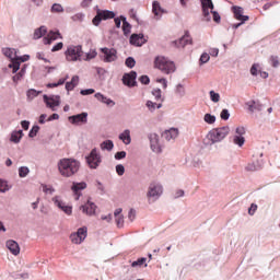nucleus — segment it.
Masks as SVG:
<instances>
[{
	"instance_id": "21",
	"label": "nucleus",
	"mask_w": 280,
	"mask_h": 280,
	"mask_svg": "<svg viewBox=\"0 0 280 280\" xmlns=\"http://www.w3.org/2000/svg\"><path fill=\"white\" fill-rule=\"evenodd\" d=\"M163 139H165L166 141H172V139H176V137H178V129L176 128H171L168 130H165L162 133Z\"/></svg>"
},
{
	"instance_id": "13",
	"label": "nucleus",
	"mask_w": 280,
	"mask_h": 280,
	"mask_svg": "<svg viewBox=\"0 0 280 280\" xmlns=\"http://www.w3.org/2000/svg\"><path fill=\"white\" fill-rule=\"evenodd\" d=\"M149 140L151 143V150L156 153L161 152V144L159 143V135L150 133Z\"/></svg>"
},
{
	"instance_id": "58",
	"label": "nucleus",
	"mask_w": 280,
	"mask_h": 280,
	"mask_svg": "<svg viewBox=\"0 0 280 280\" xmlns=\"http://www.w3.org/2000/svg\"><path fill=\"white\" fill-rule=\"evenodd\" d=\"M116 161H121V159H126V151H119L115 154Z\"/></svg>"
},
{
	"instance_id": "42",
	"label": "nucleus",
	"mask_w": 280,
	"mask_h": 280,
	"mask_svg": "<svg viewBox=\"0 0 280 280\" xmlns=\"http://www.w3.org/2000/svg\"><path fill=\"white\" fill-rule=\"evenodd\" d=\"M145 261H148L147 258H138L137 260H135V261L131 264V267H132V268H137V266H143V264H145Z\"/></svg>"
},
{
	"instance_id": "26",
	"label": "nucleus",
	"mask_w": 280,
	"mask_h": 280,
	"mask_svg": "<svg viewBox=\"0 0 280 280\" xmlns=\"http://www.w3.org/2000/svg\"><path fill=\"white\" fill-rule=\"evenodd\" d=\"M120 141H122L126 145H130L132 141L130 138V130L126 129L122 133L119 135Z\"/></svg>"
},
{
	"instance_id": "16",
	"label": "nucleus",
	"mask_w": 280,
	"mask_h": 280,
	"mask_svg": "<svg viewBox=\"0 0 280 280\" xmlns=\"http://www.w3.org/2000/svg\"><path fill=\"white\" fill-rule=\"evenodd\" d=\"M232 10L234 13V18L237 21H242V23L248 21V15H244V9L242 7H233Z\"/></svg>"
},
{
	"instance_id": "1",
	"label": "nucleus",
	"mask_w": 280,
	"mask_h": 280,
	"mask_svg": "<svg viewBox=\"0 0 280 280\" xmlns=\"http://www.w3.org/2000/svg\"><path fill=\"white\" fill-rule=\"evenodd\" d=\"M58 172L63 178H71L75 176L77 172H80V162L75 159H61L58 164Z\"/></svg>"
},
{
	"instance_id": "60",
	"label": "nucleus",
	"mask_w": 280,
	"mask_h": 280,
	"mask_svg": "<svg viewBox=\"0 0 280 280\" xmlns=\"http://www.w3.org/2000/svg\"><path fill=\"white\" fill-rule=\"evenodd\" d=\"M62 47H65V44L62 42H59L58 44H56L52 48L51 51L56 52V51H60V49H62Z\"/></svg>"
},
{
	"instance_id": "30",
	"label": "nucleus",
	"mask_w": 280,
	"mask_h": 280,
	"mask_svg": "<svg viewBox=\"0 0 280 280\" xmlns=\"http://www.w3.org/2000/svg\"><path fill=\"white\" fill-rule=\"evenodd\" d=\"M163 103H154L152 101H148L147 102V107L149 108V110L151 113H154V110H156V108H162Z\"/></svg>"
},
{
	"instance_id": "35",
	"label": "nucleus",
	"mask_w": 280,
	"mask_h": 280,
	"mask_svg": "<svg viewBox=\"0 0 280 280\" xmlns=\"http://www.w3.org/2000/svg\"><path fill=\"white\" fill-rule=\"evenodd\" d=\"M50 12H52V14L61 13V12H65V8H62V4L55 3L52 4Z\"/></svg>"
},
{
	"instance_id": "27",
	"label": "nucleus",
	"mask_w": 280,
	"mask_h": 280,
	"mask_svg": "<svg viewBox=\"0 0 280 280\" xmlns=\"http://www.w3.org/2000/svg\"><path fill=\"white\" fill-rule=\"evenodd\" d=\"M47 34V27L40 26L39 28L35 30L33 38L34 40H38V38H43Z\"/></svg>"
},
{
	"instance_id": "34",
	"label": "nucleus",
	"mask_w": 280,
	"mask_h": 280,
	"mask_svg": "<svg viewBox=\"0 0 280 280\" xmlns=\"http://www.w3.org/2000/svg\"><path fill=\"white\" fill-rule=\"evenodd\" d=\"M246 170H247V172H257V170H261V164H259V162L249 163L246 166Z\"/></svg>"
},
{
	"instance_id": "48",
	"label": "nucleus",
	"mask_w": 280,
	"mask_h": 280,
	"mask_svg": "<svg viewBox=\"0 0 280 280\" xmlns=\"http://www.w3.org/2000/svg\"><path fill=\"white\" fill-rule=\"evenodd\" d=\"M235 133V137H244V135H246V129L244 127H237Z\"/></svg>"
},
{
	"instance_id": "40",
	"label": "nucleus",
	"mask_w": 280,
	"mask_h": 280,
	"mask_svg": "<svg viewBox=\"0 0 280 280\" xmlns=\"http://www.w3.org/2000/svg\"><path fill=\"white\" fill-rule=\"evenodd\" d=\"M125 65L126 67H128V69H132L137 65V61L135 60V58L128 57L125 61Z\"/></svg>"
},
{
	"instance_id": "51",
	"label": "nucleus",
	"mask_w": 280,
	"mask_h": 280,
	"mask_svg": "<svg viewBox=\"0 0 280 280\" xmlns=\"http://www.w3.org/2000/svg\"><path fill=\"white\" fill-rule=\"evenodd\" d=\"M61 211H63V213H66V215H71V213H73V208L71 206H65L61 208Z\"/></svg>"
},
{
	"instance_id": "24",
	"label": "nucleus",
	"mask_w": 280,
	"mask_h": 280,
	"mask_svg": "<svg viewBox=\"0 0 280 280\" xmlns=\"http://www.w3.org/2000/svg\"><path fill=\"white\" fill-rule=\"evenodd\" d=\"M96 100L98 102H102L103 104H106L107 106H115V102L106 96H104L102 93L95 94Z\"/></svg>"
},
{
	"instance_id": "6",
	"label": "nucleus",
	"mask_w": 280,
	"mask_h": 280,
	"mask_svg": "<svg viewBox=\"0 0 280 280\" xmlns=\"http://www.w3.org/2000/svg\"><path fill=\"white\" fill-rule=\"evenodd\" d=\"M86 163L91 170H97L102 163V155L97 152V149H93L89 156H86Z\"/></svg>"
},
{
	"instance_id": "61",
	"label": "nucleus",
	"mask_w": 280,
	"mask_h": 280,
	"mask_svg": "<svg viewBox=\"0 0 280 280\" xmlns=\"http://www.w3.org/2000/svg\"><path fill=\"white\" fill-rule=\"evenodd\" d=\"M256 211H257V203H252L249 209H248L249 215H255Z\"/></svg>"
},
{
	"instance_id": "53",
	"label": "nucleus",
	"mask_w": 280,
	"mask_h": 280,
	"mask_svg": "<svg viewBox=\"0 0 280 280\" xmlns=\"http://www.w3.org/2000/svg\"><path fill=\"white\" fill-rule=\"evenodd\" d=\"M250 73H252V75H257L259 73V65L258 63H254L252 66Z\"/></svg>"
},
{
	"instance_id": "7",
	"label": "nucleus",
	"mask_w": 280,
	"mask_h": 280,
	"mask_svg": "<svg viewBox=\"0 0 280 280\" xmlns=\"http://www.w3.org/2000/svg\"><path fill=\"white\" fill-rule=\"evenodd\" d=\"M162 194H163V186H161V184H156V183L150 184L149 190L147 192L148 198H152L153 200H159Z\"/></svg>"
},
{
	"instance_id": "4",
	"label": "nucleus",
	"mask_w": 280,
	"mask_h": 280,
	"mask_svg": "<svg viewBox=\"0 0 280 280\" xmlns=\"http://www.w3.org/2000/svg\"><path fill=\"white\" fill-rule=\"evenodd\" d=\"M82 46H69L65 52L68 62H78L82 60Z\"/></svg>"
},
{
	"instance_id": "29",
	"label": "nucleus",
	"mask_w": 280,
	"mask_h": 280,
	"mask_svg": "<svg viewBox=\"0 0 280 280\" xmlns=\"http://www.w3.org/2000/svg\"><path fill=\"white\" fill-rule=\"evenodd\" d=\"M21 139H23V130H19V131H13L11 133V141L13 143H20Z\"/></svg>"
},
{
	"instance_id": "43",
	"label": "nucleus",
	"mask_w": 280,
	"mask_h": 280,
	"mask_svg": "<svg viewBox=\"0 0 280 280\" xmlns=\"http://www.w3.org/2000/svg\"><path fill=\"white\" fill-rule=\"evenodd\" d=\"M202 8L213 10V1L211 0H201Z\"/></svg>"
},
{
	"instance_id": "20",
	"label": "nucleus",
	"mask_w": 280,
	"mask_h": 280,
	"mask_svg": "<svg viewBox=\"0 0 280 280\" xmlns=\"http://www.w3.org/2000/svg\"><path fill=\"white\" fill-rule=\"evenodd\" d=\"M130 43L131 45H136V47H141V45H145V37L142 34H132Z\"/></svg>"
},
{
	"instance_id": "55",
	"label": "nucleus",
	"mask_w": 280,
	"mask_h": 280,
	"mask_svg": "<svg viewBox=\"0 0 280 280\" xmlns=\"http://www.w3.org/2000/svg\"><path fill=\"white\" fill-rule=\"evenodd\" d=\"M229 117H231V114L229 113V109H222V112H221V119L226 121V120H229Z\"/></svg>"
},
{
	"instance_id": "22",
	"label": "nucleus",
	"mask_w": 280,
	"mask_h": 280,
	"mask_svg": "<svg viewBox=\"0 0 280 280\" xmlns=\"http://www.w3.org/2000/svg\"><path fill=\"white\" fill-rule=\"evenodd\" d=\"M175 45L177 47H185L186 45H191V36L189 35V32H186L182 38L175 42Z\"/></svg>"
},
{
	"instance_id": "62",
	"label": "nucleus",
	"mask_w": 280,
	"mask_h": 280,
	"mask_svg": "<svg viewBox=\"0 0 280 280\" xmlns=\"http://www.w3.org/2000/svg\"><path fill=\"white\" fill-rule=\"evenodd\" d=\"M128 218L130 220V222L135 221V218H137V212L135 211V209H131L128 213Z\"/></svg>"
},
{
	"instance_id": "38",
	"label": "nucleus",
	"mask_w": 280,
	"mask_h": 280,
	"mask_svg": "<svg viewBox=\"0 0 280 280\" xmlns=\"http://www.w3.org/2000/svg\"><path fill=\"white\" fill-rule=\"evenodd\" d=\"M26 95L28 100H34L35 97H38V95H40V92L32 89L27 91Z\"/></svg>"
},
{
	"instance_id": "41",
	"label": "nucleus",
	"mask_w": 280,
	"mask_h": 280,
	"mask_svg": "<svg viewBox=\"0 0 280 280\" xmlns=\"http://www.w3.org/2000/svg\"><path fill=\"white\" fill-rule=\"evenodd\" d=\"M203 121H206V124H215V116L211 114H206L203 117Z\"/></svg>"
},
{
	"instance_id": "50",
	"label": "nucleus",
	"mask_w": 280,
	"mask_h": 280,
	"mask_svg": "<svg viewBox=\"0 0 280 280\" xmlns=\"http://www.w3.org/2000/svg\"><path fill=\"white\" fill-rule=\"evenodd\" d=\"M115 220H116L117 228L121 229V226H124V215L121 214V215L115 217Z\"/></svg>"
},
{
	"instance_id": "10",
	"label": "nucleus",
	"mask_w": 280,
	"mask_h": 280,
	"mask_svg": "<svg viewBox=\"0 0 280 280\" xmlns=\"http://www.w3.org/2000/svg\"><path fill=\"white\" fill-rule=\"evenodd\" d=\"M104 56V62H115L117 60V50L114 48H101Z\"/></svg>"
},
{
	"instance_id": "57",
	"label": "nucleus",
	"mask_w": 280,
	"mask_h": 280,
	"mask_svg": "<svg viewBox=\"0 0 280 280\" xmlns=\"http://www.w3.org/2000/svg\"><path fill=\"white\" fill-rule=\"evenodd\" d=\"M8 189H10L8 187V183L0 179V192L4 194V191H8Z\"/></svg>"
},
{
	"instance_id": "36",
	"label": "nucleus",
	"mask_w": 280,
	"mask_h": 280,
	"mask_svg": "<svg viewBox=\"0 0 280 280\" xmlns=\"http://www.w3.org/2000/svg\"><path fill=\"white\" fill-rule=\"evenodd\" d=\"M234 143L242 148V145L246 143V139L244 138V136H234Z\"/></svg>"
},
{
	"instance_id": "59",
	"label": "nucleus",
	"mask_w": 280,
	"mask_h": 280,
	"mask_svg": "<svg viewBox=\"0 0 280 280\" xmlns=\"http://www.w3.org/2000/svg\"><path fill=\"white\" fill-rule=\"evenodd\" d=\"M210 58L211 57L209 56V54H207V52L202 54L201 57H200V63L201 65L207 63V61L210 60Z\"/></svg>"
},
{
	"instance_id": "11",
	"label": "nucleus",
	"mask_w": 280,
	"mask_h": 280,
	"mask_svg": "<svg viewBox=\"0 0 280 280\" xmlns=\"http://www.w3.org/2000/svg\"><path fill=\"white\" fill-rule=\"evenodd\" d=\"M68 119H69L70 124H73L74 126H80V125L86 124V121H89V114L81 113L79 115L70 116Z\"/></svg>"
},
{
	"instance_id": "15",
	"label": "nucleus",
	"mask_w": 280,
	"mask_h": 280,
	"mask_svg": "<svg viewBox=\"0 0 280 280\" xmlns=\"http://www.w3.org/2000/svg\"><path fill=\"white\" fill-rule=\"evenodd\" d=\"M71 189L75 196L74 199L80 200V196H82V194H80V191H82V189H86V183H84V182L73 183Z\"/></svg>"
},
{
	"instance_id": "14",
	"label": "nucleus",
	"mask_w": 280,
	"mask_h": 280,
	"mask_svg": "<svg viewBox=\"0 0 280 280\" xmlns=\"http://www.w3.org/2000/svg\"><path fill=\"white\" fill-rule=\"evenodd\" d=\"M80 209L82 210V213H85V215H95L97 206L92 201H88L85 205L81 206Z\"/></svg>"
},
{
	"instance_id": "23",
	"label": "nucleus",
	"mask_w": 280,
	"mask_h": 280,
	"mask_svg": "<svg viewBox=\"0 0 280 280\" xmlns=\"http://www.w3.org/2000/svg\"><path fill=\"white\" fill-rule=\"evenodd\" d=\"M80 84V77L73 75L70 82L66 83V91H73Z\"/></svg>"
},
{
	"instance_id": "47",
	"label": "nucleus",
	"mask_w": 280,
	"mask_h": 280,
	"mask_svg": "<svg viewBox=\"0 0 280 280\" xmlns=\"http://www.w3.org/2000/svg\"><path fill=\"white\" fill-rule=\"evenodd\" d=\"M116 173L118 174V176H124V174L126 173V168L124 167V165H116Z\"/></svg>"
},
{
	"instance_id": "32",
	"label": "nucleus",
	"mask_w": 280,
	"mask_h": 280,
	"mask_svg": "<svg viewBox=\"0 0 280 280\" xmlns=\"http://www.w3.org/2000/svg\"><path fill=\"white\" fill-rule=\"evenodd\" d=\"M12 62L9 65L10 69H13V73H16L21 69V61L15 59H11Z\"/></svg>"
},
{
	"instance_id": "52",
	"label": "nucleus",
	"mask_w": 280,
	"mask_h": 280,
	"mask_svg": "<svg viewBox=\"0 0 280 280\" xmlns=\"http://www.w3.org/2000/svg\"><path fill=\"white\" fill-rule=\"evenodd\" d=\"M152 95L155 96V100H160V102L162 103L163 102V98L161 97V89H155L152 91Z\"/></svg>"
},
{
	"instance_id": "28",
	"label": "nucleus",
	"mask_w": 280,
	"mask_h": 280,
	"mask_svg": "<svg viewBox=\"0 0 280 280\" xmlns=\"http://www.w3.org/2000/svg\"><path fill=\"white\" fill-rule=\"evenodd\" d=\"M121 21H122V32L125 36H128L130 34V30H132V25L126 21V16L121 15Z\"/></svg>"
},
{
	"instance_id": "31",
	"label": "nucleus",
	"mask_w": 280,
	"mask_h": 280,
	"mask_svg": "<svg viewBox=\"0 0 280 280\" xmlns=\"http://www.w3.org/2000/svg\"><path fill=\"white\" fill-rule=\"evenodd\" d=\"M152 8L154 16H161V12H163V9H161V4L159 3V1H153Z\"/></svg>"
},
{
	"instance_id": "12",
	"label": "nucleus",
	"mask_w": 280,
	"mask_h": 280,
	"mask_svg": "<svg viewBox=\"0 0 280 280\" xmlns=\"http://www.w3.org/2000/svg\"><path fill=\"white\" fill-rule=\"evenodd\" d=\"M122 82L126 86H135L137 84V72L131 71L122 77Z\"/></svg>"
},
{
	"instance_id": "54",
	"label": "nucleus",
	"mask_w": 280,
	"mask_h": 280,
	"mask_svg": "<svg viewBox=\"0 0 280 280\" xmlns=\"http://www.w3.org/2000/svg\"><path fill=\"white\" fill-rule=\"evenodd\" d=\"M23 75H25V69H22L18 74L13 77V82H19Z\"/></svg>"
},
{
	"instance_id": "37",
	"label": "nucleus",
	"mask_w": 280,
	"mask_h": 280,
	"mask_svg": "<svg viewBox=\"0 0 280 280\" xmlns=\"http://www.w3.org/2000/svg\"><path fill=\"white\" fill-rule=\"evenodd\" d=\"M52 202L55 207H58V209H62V207L67 206L62 200H60V197L58 196L52 198Z\"/></svg>"
},
{
	"instance_id": "18",
	"label": "nucleus",
	"mask_w": 280,
	"mask_h": 280,
	"mask_svg": "<svg viewBox=\"0 0 280 280\" xmlns=\"http://www.w3.org/2000/svg\"><path fill=\"white\" fill-rule=\"evenodd\" d=\"M246 106L249 110V113H260V110H264V105L259 103V101H249L246 103Z\"/></svg>"
},
{
	"instance_id": "64",
	"label": "nucleus",
	"mask_w": 280,
	"mask_h": 280,
	"mask_svg": "<svg viewBox=\"0 0 280 280\" xmlns=\"http://www.w3.org/2000/svg\"><path fill=\"white\" fill-rule=\"evenodd\" d=\"M202 12L206 21H211V18L209 16V9H207V7H202Z\"/></svg>"
},
{
	"instance_id": "45",
	"label": "nucleus",
	"mask_w": 280,
	"mask_h": 280,
	"mask_svg": "<svg viewBox=\"0 0 280 280\" xmlns=\"http://www.w3.org/2000/svg\"><path fill=\"white\" fill-rule=\"evenodd\" d=\"M210 100L214 103L220 102V94L215 93L214 91H210Z\"/></svg>"
},
{
	"instance_id": "33",
	"label": "nucleus",
	"mask_w": 280,
	"mask_h": 280,
	"mask_svg": "<svg viewBox=\"0 0 280 280\" xmlns=\"http://www.w3.org/2000/svg\"><path fill=\"white\" fill-rule=\"evenodd\" d=\"M115 148V144L113 143V140H106L101 143V150H113Z\"/></svg>"
},
{
	"instance_id": "5",
	"label": "nucleus",
	"mask_w": 280,
	"mask_h": 280,
	"mask_svg": "<svg viewBox=\"0 0 280 280\" xmlns=\"http://www.w3.org/2000/svg\"><path fill=\"white\" fill-rule=\"evenodd\" d=\"M89 235V229L86 226L79 228L77 232L70 234V242L72 244H82Z\"/></svg>"
},
{
	"instance_id": "9",
	"label": "nucleus",
	"mask_w": 280,
	"mask_h": 280,
	"mask_svg": "<svg viewBox=\"0 0 280 280\" xmlns=\"http://www.w3.org/2000/svg\"><path fill=\"white\" fill-rule=\"evenodd\" d=\"M44 102H45L47 108H50L52 112H56V108H58V106H60V96H58V95H51V96L44 95Z\"/></svg>"
},
{
	"instance_id": "3",
	"label": "nucleus",
	"mask_w": 280,
	"mask_h": 280,
	"mask_svg": "<svg viewBox=\"0 0 280 280\" xmlns=\"http://www.w3.org/2000/svg\"><path fill=\"white\" fill-rule=\"evenodd\" d=\"M229 132H231L229 126L215 128L209 131L208 139L211 141V143H220V141L226 139Z\"/></svg>"
},
{
	"instance_id": "17",
	"label": "nucleus",
	"mask_w": 280,
	"mask_h": 280,
	"mask_svg": "<svg viewBox=\"0 0 280 280\" xmlns=\"http://www.w3.org/2000/svg\"><path fill=\"white\" fill-rule=\"evenodd\" d=\"M58 38H62L60 32L50 31L47 37H44L43 43L44 45H51V43H54V40H58Z\"/></svg>"
},
{
	"instance_id": "49",
	"label": "nucleus",
	"mask_w": 280,
	"mask_h": 280,
	"mask_svg": "<svg viewBox=\"0 0 280 280\" xmlns=\"http://www.w3.org/2000/svg\"><path fill=\"white\" fill-rule=\"evenodd\" d=\"M270 63L272 67L277 68L279 67L280 62H279V57L277 56H271L270 57Z\"/></svg>"
},
{
	"instance_id": "19",
	"label": "nucleus",
	"mask_w": 280,
	"mask_h": 280,
	"mask_svg": "<svg viewBox=\"0 0 280 280\" xmlns=\"http://www.w3.org/2000/svg\"><path fill=\"white\" fill-rule=\"evenodd\" d=\"M7 248L10 250L12 255H20L21 247L19 246V243L16 241L10 240L7 241Z\"/></svg>"
},
{
	"instance_id": "56",
	"label": "nucleus",
	"mask_w": 280,
	"mask_h": 280,
	"mask_svg": "<svg viewBox=\"0 0 280 280\" xmlns=\"http://www.w3.org/2000/svg\"><path fill=\"white\" fill-rule=\"evenodd\" d=\"M43 191H44V194H54V191H56V189H54V187H51V186L43 185Z\"/></svg>"
},
{
	"instance_id": "46",
	"label": "nucleus",
	"mask_w": 280,
	"mask_h": 280,
	"mask_svg": "<svg viewBox=\"0 0 280 280\" xmlns=\"http://www.w3.org/2000/svg\"><path fill=\"white\" fill-rule=\"evenodd\" d=\"M97 57V51L92 49L86 54L85 60H93V58Z\"/></svg>"
},
{
	"instance_id": "63",
	"label": "nucleus",
	"mask_w": 280,
	"mask_h": 280,
	"mask_svg": "<svg viewBox=\"0 0 280 280\" xmlns=\"http://www.w3.org/2000/svg\"><path fill=\"white\" fill-rule=\"evenodd\" d=\"M95 93L94 89L81 90V95H93Z\"/></svg>"
},
{
	"instance_id": "25",
	"label": "nucleus",
	"mask_w": 280,
	"mask_h": 280,
	"mask_svg": "<svg viewBox=\"0 0 280 280\" xmlns=\"http://www.w3.org/2000/svg\"><path fill=\"white\" fill-rule=\"evenodd\" d=\"M2 54L7 58H10V60L16 59V49H14V48H3Z\"/></svg>"
},
{
	"instance_id": "39",
	"label": "nucleus",
	"mask_w": 280,
	"mask_h": 280,
	"mask_svg": "<svg viewBox=\"0 0 280 280\" xmlns=\"http://www.w3.org/2000/svg\"><path fill=\"white\" fill-rule=\"evenodd\" d=\"M30 174V168L26 166H22L19 168V176L20 178H25Z\"/></svg>"
},
{
	"instance_id": "44",
	"label": "nucleus",
	"mask_w": 280,
	"mask_h": 280,
	"mask_svg": "<svg viewBox=\"0 0 280 280\" xmlns=\"http://www.w3.org/2000/svg\"><path fill=\"white\" fill-rule=\"evenodd\" d=\"M38 130H40V127L38 126H33V128L31 129L28 137H31V139H34V137H36L38 135Z\"/></svg>"
},
{
	"instance_id": "8",
	"label": "nucleus",
	"mask_w": 280,
	"mask_h": 280,
	"mask_svg": "<svg viewBox=\"0 0 280 280\" xmlns=\"http://www.w3.org/2000/svg\"><path fill=\"white\" fill-rule=\"evenodd\" d=\"M107 19H115V13L113 11L97 10L95 18L92 20V23L93 25H100L102 21H107Z\"/></svg>"
},
{
	"instance_id": "2",
	"label": "nucleus",
	"mask_w": 280,
	"mask_h": 280,
	"mask_svg": "<svg viewBox=\"0 0 280 280\" xmlns=\"http://www.w3.org/2000/svg\"><path fill=\"white\" fill-rule=\"evenodd\" d=\"M154 67L155 69H159L160 71H162V73H165L166 75H170V73H174V71H176V63H174V61L163 56L155 57Z\"/></svg>"
}]
</instances>
